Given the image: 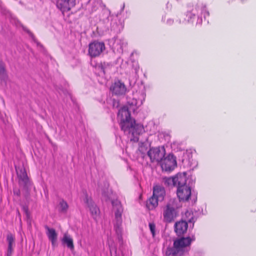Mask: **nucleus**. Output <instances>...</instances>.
Here are the masks:
<instances>
[{
  "mask_svg": "<svg viewBox=\"0 0 256 256\" xmlns=\"http://www.w3.org/2000/svg\"><path fill=\"white\" fill-rule=\"evenodd\" d=\"M178 206L175 199H170L163 208V220L166 223L172 222L178 216Z\"/></svg>",
  "mask_w": 256,
  "mask_h": 256,
  "instance_id": "nucleus-1",
  "label": "nucleus"
},
{
  "mask_svg": "<svg viewBox=\"0 0 256 256\" xmlns=\"http://www.w3.org/2000/svg\"><path fill=\"white\" fill-rule=\"evenodd\" d=\"M190 237H182L174 240L172 252L173 255L182 254L190 247L193 240Z\"/></svg>",
  "mask_w": 256,
  "mask_h": 256,
  "instance_id": "nucleus-2",
  "label": "nucleus"
},
{
  "mask_svg": "<svg viewBox=\"0 0 256 256\" xmlns=\"http://www.w3.org/2000/svg\"><path fill=\"white\" fill-rule=\"evenodd\" d=\"M160 164L163 171L170 172L176 167V160L172 154H169L162 158Z\"/></svg>",
  "mask_w": 256,
  "mask_h": 256,
  "instance_id": "nucleus-3",
  "label": "nucleus"
},
{
  "mask_svg": "<svg viewBox=\"0 0 256 256\" xmlns=\"http://www.w3.org/2000/svg\"><path fill=\"white\" fill-rule=\"evenodd\" d=\"M118 116L120 118V126L122 130H126L127 128V124L133 119L130 117V113L127 106L122 107L118 112Z\"/></svg>",
  "mask_w": 256,
  "mask_h": 256,
  "instance_id": "nucleus-4",
  "label": "nucleus"
},
{
  "mask_svg": "<svg viewBox=\"0 0 256 256\" xmlns=\"http://www.w3.org/2000/svg\"><path fill=\"white\" fill-rule=\"evenodd\" d=\"M105 49V45L103 42L94 40L88 45V54L91 57L98 56Z\"/></svg>",
  "mask_w": 256,
  "mask_h": 256,
  "instance_id": "nucleus-5",
  "label": "nucleus"
},
{
  "mask_svg": "<svg viewBox=\"0 0 256 256\" xmlns=\"http://www.w3.org/2000/svg\"><path fill=\"white\" fill-rule=\"evenodd\" d=\"M127 126V128L122 130L127 134H131L134 138L140 134L144 130L143 126L140 124H136L134 119L130 122Z\"/></svg>",
  "mask_w": 256,
  "mask_h": 256,
  "instance_id": "nucleus-6",
  "label": "nucleus"
},
{
  "mask_svg": "<svg viewBox=\"0 0 256 256\" xmlns=\"http://www.w3.org/2000/svg\"><path fill=\"white\" fill-rule=\"evenodd\" d=\"M76 4V0H57L56 7L63 13L70 11Z\"/></svg>",
  "mask_w": 256,
  "mask_h": 256,
  "instance_id": "nucleus-7",
  "label": "nucleus"
},
{
  "mask_svg": "<svg viewBox=\"0 0 256 256\" xmlns=\"http://www.w3.org/2000/svg\"><path fill=\"white\" fill-rule=\"evenodd\" d=\"M164 149L162 151L160 148H152L148 152L151 162H159L164 156Z\"/></svg>",
  "mask_w": 256,
  "mask_h": 256,
  "instance_id": "nucleus-8",
  "label": "nucleus"
},
{
  "mask_svg": "<svg viewBox=\"0 0 256 256\" xmlns=\"http://www.w3.org/2000/svg\"><path fill=\"white\" fill-rule=\"evenodd\" d=\"M110 90L115 95L124 94L126 92V88L124 82L118 80L116 81L110 86Z\"/></svg>",
  "mask_w": 256,
  "mask_h": 256,
  "instance_id": "nucleus-9",
  "label": "nucleus"
},
{
  "mask_svg": "<svg viewBox=\"0 0 256 256\" xmlns=\"http://www.w3.org/2000/svg\"><path fill=\"white\" fill-rule=\"evenodd\" d=\"M176 194L180 201H187L190 198L191 189L188 186L178 187Z\"/></svg>",
  "mask_w": 256,
  "mask_h": 256,
  "instance_id": "nucleus-10",
  "label": "nucleus"
},
{
  "mask_svg": "<svg viewBox=\"0 0 256 256\" xmlns=\"http://www.w3.org/2000/svg\"><path fill=\"white\" fill-rule=\"evenodd\" d=\"M84 201L87 204L88 208H89L92 216L94 218H96L99 212L98 208L94 204L92 198L88 196V194L86 192H84Z\"/></svg>",
  "mask_w": 256,
  "mask_h": 256,
  "instance_id": "nucleus-11",
  "label": "nucleus"
},
{
  "mask_svg": "<svg viewBox=\"0 0 256 256\" xmlns=\"http://www.w3.org/2000/svg\"><path fill=\"white\" fill-rule=\"evenodd\" d=\"M174 232L178 236L184 234L187 231L188 222L185 220H180L176 222L174 226Z\"/></svg>",
  "mask_w": 256,
  "mask_h": 256,
  "instance_id": "nucleus-12",
  "label": "nucleus"
},
{
  "mask_svg": "<svg viewBox=\"0 0 256 256\" xmlns=\"http://www.w3.org/2000/svg\"><path fill=\"white\" fill-rule=\"evenodd\" d=\"M112 204L115 210V218L117 223L120 224L122 222V215L123 212V208L120 202L115 200L112 202Z\"/></svg>",
  "mask_w": 256,
  "mask_h": 256,
  "instance_id": "nucleus-13",
  "label": "nucleus"
},
{
  "mask_svg": "<svg viewBox=\"0 0 256 256\" xmlns=\"http://www.w3.org/2000/svg\"><path fill=\"white\" fill-rule=\"evenodd\" d=\"M6 240L8 243V248L6 256H11L14 252V248L15 246V237L12 234H8L6 236Z\"/></svg>",
  "mask_w": 256,
  "mask_h": 256,
  "instance_id": "nucleus-14",
  "label": "nucleus"
},
{
  "mask_svg": "<svg viewBox=\"0 0 256 256\" xmlns=\"http://www.w3.org/2000/svg\"><path fill=\"white\" fill-rule=\"evenodd\" d=\"M152 195L159 198L160 200H163L166 195V191L164 188L159 185L154 186L153 188Z\"/></svg>",
  "mask_w": 256,
  "mask_h": 256,
  "instance_id": "nucleus-15",
  "label": "nucleus"
},
{
  "mask_svg": "<svg viewBox=\"0 0 256 256\" xmlns=\"http://www.w3.org/2000/svg\"><path fill=\"white\" fill-rule=\"evenodd\" d=\"M176 186H188L186 184V176L185 173L178 174L174 176Z\"/></svg>",
  "mask_w": 256,
  "mask_h": 256,
  "instance_id": "nucleus-16",
  "label": "nucleus"
},
{
  "mask_svg": "<svg viewBox=\"0 0 256 256\" xmlns=\"http://www.w3.org/2000/svg\"><path fill=\"white\" fill-rule=\"evenodd\" d=\"M45 228L47 230L46 234L48 239L51 241L52 245L54 246L58 238V234L56 230L52 228H50L48 226H46Z\"/></svg>",
  "mask_w": 256,
  "mask_h": 256,
  "instance_id": "nucleus-17",
  "label": "nucleus"
},
{
  "mask_svg": "<svg viewBox=\"0 0 256 256\" xmlns=\"http://www.w3.org/2000/svg\"><path fill=\"white\" fill-rule=\"evenodd\" d=\"M18 176L19 178L20 184L26 186L29 182V178L26 170L24 168H20L19 171L18 172Z\"/></svg>",
  "mask_w": 256,
  "mask_h": 256,
  "instance_id": "nucleus-18",
  "label": "nucleus"
},
{
  "mask_svg": "<svg viewBox=\"0 0 256 256\" xmlns=\"http://www.w3.org/2000/svg\"><path fill=\"white\" fill-rule=\"evenodd\" d=\"M62 242L64 244H66L68 248L70 250L74 249V241L72 238L67 233H64L63 238L62 239Z\"/></svg>",
  "mask_w": 256,
  "mask_h": 256,
  "instance_id": "nucleus-19",
  "label": "nucleus"
},
{
  "mask_svg": "<svg viewBox=\"0 0 256 256\" xmlns=\"http://www.w3.org/2000/svg\"><path fill=\"white\" fill-rule=\"evenodd\" d=\"M159 198L152 195L147 201L146 206L149 210H154L158 206Z\"/></svg>",
  "mask_w": 256,
  "mask_h": 256,
  "instance_id": "nucleus-20",
  "label": "nucleus"
},
{
  "mask_svg": "<svg viewBox=\"0 0 256 256\" xmlns=\"http://www.w3.org/2000/svg\"><path fill=\"white\" fill-rule=\"evenodd\" d=\"M8 76L6 72L5 65L2 61H0V80H6Z\"/></svg>",
  "mask_w": 256,
  "mask_h": 256,
  "instance_id": "nucleus-21",
  "label": "nucleus"
},
{
  "mask_svg": "<svg viewBox=\"0 0 256 256\" xmlns=\"http://www.w3.org/2000/svg\"><path fill=\"white\" fill-rule=\"evenodd\" d=\"M163 181L165 186H176L174 176L173 178H164Z\"/></svg>",
  "mask_w": 256,
  "mask_h": 256,
  "instance_id": "nucleus-22",
  "label": "nucleus"
},
{
  "mask_svg": "<svg viewBox=\"0 0 256 256\" xmlns=\"http://www.w3.org/2000/svg\"><path fill=\"white\" fill-rule=\"evenodd\" d=\"M60 212H66L68 208V203L64 200H62L60 202Z\"/></svg>",
  "mask_w": 256,
  "mask_h": 256,
  "instance_id": "nucleus-23",
  "label": "nucleus"
},
{
  "mask_svg": "<svg viewBox=\"0 0 256 256\" xmlns=\"http://www.w3.org/2000/svg\"><path fill=\"white\" fill-rule=\"evenodd\" d=\"M149 228L153 237L155 236L156 225L154 222L149 223Z\"/></svg>",
  "mask_w": 256,
  "mask_h": 256,
  "instance_id": "nucleus-24",
  "label": "nucleus"
},
{
  "mask_svg": "<svg viewBox=\"0 0 256 256\" xmlns=\"http://www.w3.org/2000/svg\"><path fill=\"white\" fill-rule=\"evenodd\" d=\"M14 194L19 196L20 195V192L18 190L17 192H14Z\"/></svg>",
  "mask_w": 256,
  "mask_h": 256,
  "instance_id": "nucleus-25",
  "label": "nucleus"
},
{
  "mask_svg": "<svg viewBox=\"0 0 256 256\" xmlns=\"http://www.w3.org/2000/svg\"><path fill=\"white\" fill-rule=\"evenodd\" d=\"M194 218L193 217H192L191 218H190L189 220H188V222H194V220H193Z\"/></svg>",
  "mask_w": 256,
  "mask_h": 256,
  "instance_id": "nucleus-26",
  "label": "nucleus"
},
{
  "mask_svg": "<svg viewBox=\"0 0 256 256\" xmlns=\"http://www.w3.org/2000/svg\"><path fill=\"white\" fill-rule=\"evenodd\" d=\"M40 0L41 1L42 0Z\"/></svg>",
  "mask_w": 256,
  "mask_h": 256,
  "instance_id": "nucleus-27",
  "label": "nucleus"
}]
</instances>
